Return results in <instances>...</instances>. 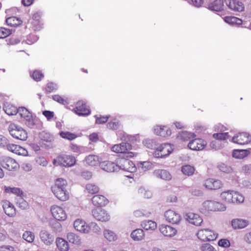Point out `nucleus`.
Masks as SVG:
<instances>
[{"instance_id": "nucleus-1", "label": "nucleus", "mask_w": 251, "mask_h": 251, "mask_svg": "<svg viewBox=\"0 0 251 251\" xmlns=\"http://www.w3.org/2000/svg\"><path fill=\"white\" fill-rule=\"evenodd\" d=\"M67 181L62 178H58L55 179L54 184L51 187V190L56 198L64 201L69 198V193L67 190Z\"/></svg>"}, {"instance_id": "nucleus-2", "label": "nucleus", "mask_w": 251, "mask_h": 251, "mask_svg": "<svg viewBox=\"0 0 251 251\" xmlns=\"http://www.w3.org/2000/svg\"><path fill=\"white\" fill-rule=\"evenodd\" d=\"M10 135L14 138L25 141L27 138V133L23 128L14 124H11L8 127Z\"/></svg>"}, {"instance_id": "nucleus-3", "label": "nucleus", "mask_w": 251, "mask_h": 251, "mask_svg": "<svg viewBox=\"0 0 251 251\" xmlns=\"http://www.w3.org/2000/svg\"><path fill=\"white\" fill-rule=\"evenodd\" d=\"M202 208L201 211L204 213V211H223L226 209V206L223 203L214 201H205L202 204Z\"/></svg>"}, {"instance_id": "nucleus-4", "label": "nucleus", "mask_w": 251, "mask_h": 251, "mask_svg": "<svg viewBox=\"0 0 251 251\" xmlns=\"http://www.w3.org/2000/svg\"><path fill=\"white\" fill-rule=\"evenodd\" d=\"M132 149V146L128 143H122L114 145L111 148V151L118 153H127V157H133L134 154L129 151Z\"/></svg>"}, {"instance_id": "nucleus-5", "label": "nucleus", "mask_w": 251, "mask_h": 251, "mask_svg": "<svg viewBox=\"0 0 251 251\" xmlns=\"http://www.w3.org/2000/svg\"><path fill=\"white\" fill-rule=\"evenodd\" d=\"M197 236L203 241L215 240L218 236V234L208 228L201 229L198 230Z\"/></svg>"}, {"instance_id": "nucleus-6", "label": "nucleus", "mask_w": 251, "mask_h": 251, "mask_svg": "<svg viewBox=\"0 0 251 251\" xmlns=\"http://www.w3.org/2000/svg\"><path fill=\"white\" fill-rule=\"evenodd\" d=\"M117 163L119 167V170L133 172L136 170V167L133 162L126 158H118Z\"/></svg>"}, {"instance_id": "nucleus-7", "label": "nucleus", "mask_w": 251, "mask_h": 251, "mask_svg": "<svg viewBox=\"0 0 251 251\" xmlns=\"http://www.w3.org/2000/svg\"><path fill=\"white\" fill-rule=\"evenodd\" d=\"M0 162L1 166L10 171H16L19 168L18 163L12 158H1Z\"/></svg>"}, {"instance_id": "nucleus-8", "label": "nucleus", "mask_w": 251, "mask_h": 251, "mask_svg": "<svg viewBox=\"0 0 251 251\" xmlns=\"http://www.w3.org/2000/svg\"><path fill=\"white\" fill-rule=\"evenodd\" d=\"M50 211L52 216L57 220L64 221L67 218L65 211L60 206L53 205L50 207Z\"/></svg>"}, {"instance_id": "nucleus-9", "label": "nucleus", "mask_w": 251, "mask_h": 251, "mask_svg": "<svg viewBox=\"0 0 251 251\" xmlns=\"http://www.w3.org/2000/svg\"><path fill=\"white\" fill-rule=\"evenodd\" d=\"M232 141L240 145L248 144L251 141V136L248 133L241 132L236 134L232 137Z\"/></svg>"}, {"instance_id": "nucleus-10", "label": "nucleus", "mask_w": 251, "mask_h": 251, "mask_svg": "<svg viewBox=\"0 0 251 251\" xmlns=\"http://www.w3.org/2000/svg\"><path fill=\"white\" fill-rule=\"evenodd\" d=\"M174 151L173 146L170 144H164L159 146L155 151L158 157H165L170 154Z\"/></svg>"}, {"instance_id": "nucleus-11", "label": "nucleus", "mask_w": 251, "mask_h": 251, "mask_svg": "<svg viewBox=\"0 0 251 251\" xmlns=\"http://www.w3.org/2000/svg\"><path fill=\"white\" fill-rule=\"evenodd\" d=\"M102 158L101 163L100 164V168L108 172H114L119 170V167L118 163L108 160H103Z\"/></svg>"}, {"instance_id": "nucleus-12", "label": "nucleus", "mask_w": 251, "mask_h": 251, "mask_svg": "<svg viewBox=\"0 0 251 251\" xmlns=\"http://www.w3.org/2000/svg\"><path fill=\"white\" fill-rule=\"evenodd\" d=\"M206 145V142L201 138H196L191 141L188 144V148L194 151H201Z\"/></svg>"}, {"instance_id": "nucleus-13", "label": "nucleus", "mask_w": 251, "mask_h": 251, "mask_svg": "<svg viewBox=\"0 0 251 251\" xmlns=\"http://www.w3.org/2000/svg\"><path fill=\"white\" fill-rule=\"evenodd\" d=\"M92 213L94 217L97 220L106 222L110 219V216L107 212L101 208H97L92 210Z\"/></svg>"}, {"instance_id": "nucleus-14", "label": "nucleus", "mask_w": 251, "mask_h": 251, "mask_svg": "<svg viewBox=\"0 0 251 251\" xmlns=\"http://www.w3.org/2000/svg\"><path fill=\"white\" fill-rule=\"evenodd\" d=\"M74 111L79 116H86L90 113V110L87 107L85 102L82 100L76 102Z\"/></svg>"}, {"instance_id": "nucleus-15", "label": "nucleus", "mask_w": 251, "mask_h": 251, "mask_svg": "<svg viewBox=\"0 0 251 251\" xmlns=\"http://www.w3.org/2000/svg\"><path fill=\"white\" fill-rule=\"evenodd\" d=\"M203 185L207 189L216 190L222 188L223 186V183L222 181L219 180L208 178L204 181Z\"/></svg>"}, {"instance_id": "nucleus-16", "label": "nucleus", "mask_w": 251, "mask_h": 251, "mask_svg": "<svg viewBox=\"0 0 251 251\" xmlns=\"http://www.w3.org/2000/svg\"><path fill=\"white\" fill-rule=\"evenodd\" d=\"M225 3L229 8L233 11L242 12L244 10V4L238 0H225Z\"/></svg>"}, {"instance_id": "nucleus-17", "label": "nucleus", "mask_w": 251, "mask_h": 251, "mask_svg": "<svg viewBox=\"0 0 251 251\" xmlns=\"http://www.w3.org/2000/svg\"><path fill=\"white\" fill-rule=\"evenodd\" d=\"M39 237L41 241L46 245L50 246L54 242V238L53 236L46 229H42L40 231Z\"/></svg>"}, {"instance_id": "nucleus-18", "label": "nucleus", "mask_w": 251, "mask_h": 251, "mask_svg": "<svg viewBox=\"0 0 251 251\" xmlns=\"http://www.w3.org/2000/svg\"><path fill=\"white\" fill-rule=\"evenodd\" d=\"M164 216L168 222L173 224H178L181 220L179 214L172 210L166 211Z\"/></svg>"}, {"instance_id": "nucleus-19", "label": "nucleus", "mask_w": 251, "mask_h": 251, "mask_svg": "<svg viewBox=\"0 0 251 251\" xmlns=\"http://www.w3.org/2000/svg\"><path fill=\"white\" fill-rule=\"evenodd\" d=\"M53 163L54 165H60L64 167H71L75 163V158H56L54 159Z\"/></svg>"}, {"instance_id": "nucleus-20", "label": "nucleus", "mask_w": 251, "mask_h": 251, "mask_svg": "<svg viewBox=\"0 0 251 251\" xmlns=\"http://www.w3.org/2000/svg\"><path fill=\"white\" fill-rule=\"evenodd\" d=\"M186 220L190 224L196 226H200L203 222V220L198 214L193 213H189L186 215Z\"/></svg>"}, {"instance_id": "nucleus-21", "label": "nucleus", "mask_w": 251, "mask_h": 251, "mask_svg": "<svg viewBox=\"0 0 251 251\" xmlns=\"http://www.w3.org/2000/svg\"><path fill=\"white\" fill-rule=\"evenodd\" d=\"M159 230L164 236L170 237L174 236L177 233L176 228L166 225L160 226Z\"/></svg>"}, {"instance_id": "nucleus-22", "label": "nucleus", "mask_w": 251, "mask_h": 251, "mask_svg": "<svg viewBox=\"0 0 251 251\" xmlns=\"http://www.w3.org/2000/svg\"><path fill=\"white\" fill-rule=\"evenodd\" d=\"M154 133L162 137H166L170 135L171 130L167 126H156L154 128Z\"/></svg>"}, {"instance_id": "nucleus-23", "label": "nucleus", "mask_w": 251, "mask_h": 251, "mask_svg": "<svg viewBox=\"0 0 251 251\" xmlns=\"http://www.w3.org/2000/svg\"><path fill=\"white\" fill-rule=\"evenodd\" d=\"M92 202L94 205L98 207H101L106 205L108 201L103 196L97 195L92 198Z\"/></svg>"}, {"instance_id": "nucleus-24", "label": "nucleus", "mask_w": 251, "mask_h": 251, "mask_svg": "<svg viewBox=\"0 0 251 251\" xmlns=\"http://www.w3.org/2000/svg\"><path fill=\"white\" fill-rule=\"evenodd\" d=\"M2 207L5 213L9 217H13L16 214L14 206L9 201H5L2 202Z\"/></svg>"}, {"instance_id": "nucleus-25", "label": "nucleus", "mask_w": 251, "mask_h": 251, "mask_svg": "<svg viewBox=\"0 0 251 251\" xmlns=\"http://www.w3.org/2000/svg\"><path fill=\"white\" fill-rule=\"evenodd\" d=\"M153 174L156 177L165 180H170L172 179L170 173L165 170H155Z\"/></svg>"}, {"instance_id": "nucleus-26", "label": "nucleus", "mask_w": 251, "mask_h": 251, "mask_svg": "<svg viewBox=\"0 0 251 251\" xmlns=\"http://www.w3.org/2000/svg\"><path fill=\"white\" fill-rule=\"evenodd\" d=\"M75 228L78 231L84 233H88L87 225L85 222L81 219L76 220L74 223Z\"/></svg>"}, {"instance_id": "nucleus-27", "label": "nucleus", "mask_w": 251, "mask_h": 251, "mask_svg": "<svg viewBox=\"0 0 251 251\" xmlns=\"http://www.w3.org/2000/svg\"><path fill=\"white\" fill-rule=\"evenodd\" d=\"M231 224L234 229H242L246 227L249 225V222L246 220L235 219L232 220Z\"/></svg>"}, {"instance_id": "nucleus-28", "label": "nucleus", "mask_w": 251, "mask_h": 251, "mask_svg": "<svg viewBox=\"0 0 251 251\" xmlns=\"http://www.w3.org/2000/svg\"><path fill=\"white\" fill-rule=\"evenodd\" d=\"M224 6L223 0H215L209 4L208 7L211 10L220 11L223 9Z\"/></svg>"}, {"instance_id": "nucleus-29", "label": "nucleus", "mask_w": 251, "mask_h": 251, "mask_svg": "<svg viewBox=\"0 0 251 251\" xmlns=\"http://www.w3.org/2000/svg\"><path fill=\"white\" fill-rule=\"evenodd\" d=\"M6 24L10 26L17 27L22 24L23 21L18 17L12 16L6 19Z\"/></svg>"}, {"instance_id": "nucleus-30", "label": "nucleus", "mask_w": 251, "mask_h": 251, "mask_svg": "<svg viewBox=\"0 0 251 251\" xmlns=\"http://www.w3.org/2000/svg\"><path fill=\"white\" fill-rule=\"evenodd\" d=\"M56 243L57 248L60 251H68L69 250V244L68 242L61 238H57L56 240Z\"/></svg>"}, {"instance_id": "nucleus-31", "label": "nucleus", "mask_w": 251, "mask_h": 251, "mask_svg": "<svg viewBox=\"0 0 251 251\" xmlns=\"http://www.w3.org/2000/svg\"><path fill=\"white\" fill-rule=\"evenodd\" d=\"M130 236L134 241H140L144 238L145 234L143 229L138 228L131 232Z\"/></svg>"}, {"instance_id": "nucleus-32", "label": "nucleus", "mask_w": 251, "mask_h": 251, "mask_svg": "<svg viewBox=\"0 0 251 251\" xmlns=\"http://www.w3.org/2000/svg\"><path fill=\"white\" fill-rule=\"evenodd\" d=\"M3 109L5 112L8 115H15L18 112L17 107L10 103L4 104Z\"/></svg>"}, {"instance_id": "nucleus-33", "label": "nucleus", "mask_w": 251, "mask_h": 251, "mask_svg": "<svg viewBox=\"0 0 251 251\" xmlns=\"http://www.w3.org/2000/svg\"><path fill=\"white\" fill-rule=\"evenodd\" d=\"M141 226L145 230H154L157 227L156 223L151 220H146L142 222Z\"/></svg>"}, {"instance_id": "nucleus-34", "label": "nucleus", "mask_w": 251, "mask_h": 251, "mask_svg": "<svg viewBox=\"0 0 251 251\" xmlns=\"http://www.w3.org/2000/svg\"><path fill=\"white\" fill-rule=\"evenodd\" d=\"M224 20L226 23L231 25H241L243 23V21L241 19L234 16H226L224 18Z\"/></svg>"}, {"instance_id": "nucleus-35", "label": "nucleus", "mask_w": 251, "mask_h": 251, "mask_svg": "<svg viewBox=\"0 0 251 251\" xmlns=\"http://www.w3.org/2000/svg\"><path fill=\"white\" fill-rule=\"evenodd\" d=\"M102 158H85L83 160L84 163H86L90 166H99Z\"/></svg>"}, {"instance_id": "nucleus-36", "label": "nucleus", "mask_w": 251, "mask_h": 251, "mask_svg": "<svg viewBox=\"0 0 251 251\" xmlns=\"http://www.w3.org/2000/svg\"><path fill=\"white\" fill-rule=\"evenodd\" d=\"M104 237L109 242L114 241L117 239V234L109 229H105L103 231Z\"/></svg>"}, {"instance_id": "nucleus-37", "label": "nucleus", "mask_w": 251, "mask_h": 251, "mask_svg": "<svg viewBox=\"0 0 251 251\" xmlns=\"http://www.w3.org/2000/svg\"><path fill=\"white\" fill-rule=\"evenodd\" d=\"M67 239L70 243L78 245L81 243L79 236L73 232H70L68 234Z\"/></svg>"}, {"instance_id": "nucleus-38", "label": "nucleus", "mask_w": 251, "mask_h": 251, "mask_svg": "<svg viewBox=\"0 0 251 251\" xmlns=\"http://www.w3.org/2000/svg\"><path fill=\"white\" fill-rule=\"evenodd\" d=\"M18 113L22 118L25 119L26 120H29L30 119L31 117V114L27 109L25 107H21L18 109Z\"/></svg>"}, {"instance_id": "nucleus-39", "label": "nucleus", "mask_w": 251, "mask_h": 251, "mask_svg": "<svg viewBox=\"0 0 251 251\" xmlns=\"http://www.w3.org/2000/svg\"><path fill=\"white\" fill-rule=\"evenodd\" d=\"M220 196L223 201L227 203H231L232 200V191L228 190L223 192L221 194Z\"/></svg>"}, {"instance_id": "nucleus-40", "label": "nucleus", "mask_w": 251, "mask_h": 251, "mask_svg": "<svg viewBox=\"0 0 251 251\" xmlns=\"http://www.w3.org/2000/svg\"><path fill=\"white\" fill-rule=\"evenodd\" d=\"M193 137V134L187 131H182L177 136L178 139L183 142L188 141Z\"/></svg>"}, {"instance_id": "nucleus-41", "label": "nucleus", "mask_w": 251, "mask_h": 251, "mask_svg": "<svg viewBox=\"0 0 251 251\" xmlns=\"http://www.w3.org/2000/svg\"><path fill=\"white\" fill-rule=\"evenodd\" d=\"M139 168L143 171H146L152 168L153 164L150 161L140 162L137 164Z\"/></svg>"}, {"instance_id": "nucleus-42", "label": "nucleus", "mask_w": 251, "mask_h": 251, "mask_svg": "<svg viewBox=\"0 0 251 251\" xmlns=\"http://www.w3.org/2000/svg\"><path fill=\"white\" fill-rule=\"evenodd\" d=\"M60 136L63 138L69 140H73L77 137V135L76 134L69 131H61L60 132Z\"/></svg>"}, {"instance_id": "nucleus-43", "label": "nucleus", "mask_w": 251, "mask_h": 251, "mask_svg": "<svg viewBox=\"0 0 251 251\" xmlns=\"http://www.w3.org/2000/svg\"><path fill=\"white\" fill-rule=\"evenodd\" d=\"M23 238L28 243H32L34 240L35 235L30 231H25L23 234Z\"/></svg>"}, {"instance_id": "nucleus-44", "label": "nucleus", "mask_w": 251, "mask_h": 251, "mask_svg": "<svg viewBox=\"0 0 251 251\" xmlns=\"http://www.w3.org/2000/svg\"><path fill=\"white\" fill-rule=\"evenodd\" d=\"M181 171L184 175L189 176L194 174L195 169L193 167L187 165L182 167Z\"/></svg>"}, {"instance_id": "nucleus-45", "label": "nucleus", "mask_w": 251, "mask_h": 251, "mask_svg": "<svg viewBox=\"0 0 251 251\" xmlns=\"http://www.w3.org/2000/svg\"><path fill=\"white\" fill-rule=\"evenodd\" d=\"M232 200L231 203H240L244 201V197L237 192L232 191Z\"/></svg>"}, {"instance_id": "nucleus-46", "label": "nucleus", "mask_w": 251, "mask_h": 251, "mask_svg": "<svg viewBox=\"0 0 251 251\" xmlns=\"http://www.w3.org/2000/svg\"><path fill=\"white\" fill-rule=\"evenodd\" d=\"M249 154V151L244 150H234L232 152V157H246Z\"/></svg>"}, {"instance_id": "nucleus-47", "label": "nucleus", "mask_w": 251, "mask_h": 251, "mask_svg": "<svg viewBox=\"0 0 251 251\" xmlns=\"http://www.w3.org/2000/svg\"><path fill=\"white\" fill-rule=\"evenodd\" d=\"M87 228L88 233L90 231H92L95 233H99L100 232V228L94 222H92L90 223L88 226H87Z\"/></svg>"}, {"instance_id": "nucleus-48", "label": "nucleus", "mask_w": 251, "mask_h": 251, "mask_svg": "<svg viewBox=\"0 0 251 251\" xmlns=\"http://www.w3.org/2000/svg\"><path fill=\"white\" fill-rule=\"evenodd\" d=\"M139 194L145 198L150 199L152 197L151 192L144 187H141L138 190Z\"/></svg>"}, {"instance_id": "nucleus-49", "label": "nucleus", "mask_w": 251, "mask_h": 251, "mask_svg": "<svg viewBox=\"0 0 251 251\" xmlns=\"http://www.w3.org/2000/svg\"><path fill=\"white\" fill-rule=\"evenodd\" d=\"M133 214L136 217H149L151 215V212L144 209H140L135 211Z\"/></svg>"}, {"instance_id": "nucleus-50", "label": "nucleus", "mask_w": 251, "mask_h": 251, "mask_svg": "<svg viewBox=\"0 0 251 251\" xmlns=\"http://www.w3.org/2000/svg\"><path fill=\"white\" fill-rule=\"evenodd\" d=\"M5 191L7 193H12L13 194H15L17 195L19 197L23 195L22 191L20 190V188L13 187L11 188L10 187H5Z\"/></svg>"}, {"instance_id": "nucleus-51", "label": "nucleus", "mask_w": 251, "mask_h": 251, "mask_svg": "<svg viewBox=\"0 0 251 251\" xmlns=\"http://www.w3.org/2000/svg\"><path fill=\"white\" fill-rule=\"evenodd\" d=\"M31 76L34 80L39 81L44 77V75L40 71L35 70L31 74Z\"/></svg>"}, {"instance_id": "nucleus-52", "label": "nucleus", "mask_w": 251, "mask_h": 251, "mask_svg": "<svg viewBox=\"0 0 251 251\" xmlns=\"http://www.w3.org/2000/svg\"><path fill=\"white\" fill-rule=\"evenodd\" d=\"M86 189L88 193L94 194L97 193L99 191V187L93 184H88L86 186Z\"/></svg>"}, {"instance_id": "nucleus-53", "label": "nucleus", "mask_w": 251, "mask_h": 251, "mask_svg": "<svg viewBox=\"0 0 251 251\" xmlns=\"http://www.w3.org/2000/svg\"><path fill=\"white\" fill-rule=\"evenodd\" d=\"M12 34V30L8 28L0 27V38H5Z\"/></svg>"}, {"instance_id": "nucleus-54", "label": "nucleus", "mask_w": 251, "mask_h": 251, "mask_svg": "<svg viewBox=\"0 0 251 251\" xmlns=\"http://www.w3.org/2000/svg\"><path fill=\"white\" fill-rule=\"evenodd\" d=\"M213 137L215 139L225 140L228 138L229 135L228 132L217 133L213 134Z\"/></svg>"}, {"instance_id": "nucleus-55", "label": "nucleus", "mask_w": 251, "mask_h": 251, "mask_svg": "<svg viewBox=\"0 0 251 251\" xmlns=\"http://www.w3.org/2000/svg\"><path fill=\"white\" fill-rule=\"evenodd\" d=\"M50 226L53 230L57 232H60L62 231V226L61 224L57 221H53L50 223Z\"/></svg>"}, {"instance_id": "nucleus-56", "label": "nucleus", "mask_w": 251, "mask_h": 251, "mask_svg": "<svg viewBox=\"0 0 251 251\" xmlns=\"http://www.w3.org/2000/svg\"><path fill=\"white\" fill-rule=\"evenodd\" d=\"M17 203L18 204L19 207L23 209H26L28 206L27 202L24 200L21 196L17 199Z\"/></svg>"}, {"instance_id": "nucleus-57", "label": "nucleus", "mask_w": 251, "mask_h": 251, "mask_svg": "<svg viewBox=\"0 0 251 251\" xmlns=\"http://www.w3.org/2000/svg\"><path fill=\"white\" fill-rule=\"evenodd\" d=\"M57 85L53 82H50L47 84L45 87V91L48 93H51L57 90Z\"/></svg>"}, {"instance_id": "nucleus-58", "label": "nucleus", "mask_w": 251, "mask_h": 251, "mask_svg": "<svg viewBox=\"0 0 251 251\" xmlns=\"http://www.w3.org/2000/svg\"><path fill=\"white\" fill-rule=\"evenodd\" d=\"M20 41L21 40L19 38L14 36L11 37L6 40L7 44L8 46L16 45L19 44Z\"/></svg>"}, {"instance_id": "nucleus-59", "label": "nucleus", "mask_w": 251, "mask_h": 251, "mask_svg": "<svg viewBox=\"0 0 251 251\" xmlns=\"http://www.w3.org/2000/svg\"><path fill=\"white\" fill-rule=\"evenodd\" d=\"M52 99L62 104H66L68 103L67 99H65L59 95H55L53 96Z\"/></svg>"}, {"instance_id": "nucleus-60", "label": "nucleus", "mask_w": 251, "mask_h": 251, "mask_svg": "<svg viewBox=\"0 0 251 251\" xmlns=\"http://www.w3.org/2000/svg\"><path fill=\"white\" fill-rule=\"evenodd\" d=\"M6 149L10 151L17 155L18 150H21L20 146L13 144H8L6 146Z\"/></svg>"}, {"instance_id": "nucleus-61", "label": "nucleus", "mask_w": 251, "mask_h": 251, "mask_svg": "<svg viewBox=\"0 0 251 251\" xmlns=\"http://www.w3.org/2000/svg\"><path fill=\"white\" fill-rule=\"evenodd\" d=\"M96 118V123L97 124H103L107 122L109 118V116H105L98 117L97 116H95Z\"/></svg>"}, {"instance_id": "nucleus-62", "label": "nucleus", "mask_w": 251, "mask_h": 251, "mask_svg": "<svg viewBox=\"0 0 251 251\" xmlns=\"http://www.w3.org/2000/svg\"><path fill=\"white\" fill-rule=\"evenodd\" d=\"M120 125V124L119 122H110L107 124V127L110 129L117 130L119 128Z\"/></svg>"}, {"instance_id": "nucleus-63", "label": "nucleus", "mask_w": 251, "mask_h": 251, "mask_svg": "<svg viewBox=\"0 0 251 251\" xmlns=\"http://www.w3.org/2000/svg\"><path fill=\"white\" fill-rule=\"evenodd\" d=\"M218 245L222 247L227 248L230 246V244L228 240L226 239H222L219 241Z\"/></svg>"}, {"instance_id": "nucleus-64", "label": "nucleus", "mask_w": 251, "mask_h": 251, "mask_svg": "<svg viewBox=\"0 0 251 251\" xmlns=\"http://www.w3.org/2000/svg\"><path fill=\"white\" fill-rule=\"evenodd\" d=\"M201 251H217L216 250L209 244H204L201 247Z\"/></svg>"}]
</instances>
